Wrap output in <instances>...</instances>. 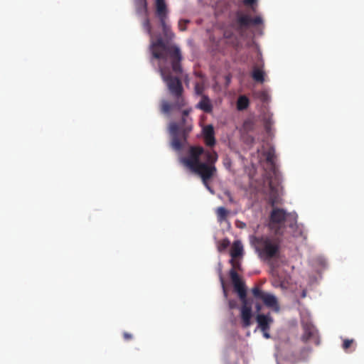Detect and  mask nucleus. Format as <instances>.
I'll return each instance as SVG.
<instances>
[{"label": "nucleus", "mask_w": 364, "mask_h": 364, "mask_svg": "<svg viewBox=\"0 0 364 364\" xmlns=\"http://www.w3.org/2000/svg\"><path fill=\"white\" fill-rule=\"evenodd\" d=\"M136 6L137 13L145 16L142 27L151 37L150 50L152 56L161 60L159 65V73L170 94L174 98L173 102L163 100L161 102V111L164 114H168L172 111L181 110L186 105V101L183 97V87L179 77L183 73L181 50L176 46L167 44L161 36L158 37L155 41H152L153 33L150 21L147 17L146 1L136 0Z\"/></svg>", "instance_id": "1"}, {"label": "nucleus", "mask_w": 364, "mask_h": 364, "mask_svg": "<svg viewBox=\"0 0 364 364\" xmlns=\"http://www.w3.org/2000/svg\"><path fill=\"white\" fill-rule=\"evenodd\" d=\"M218 159V155L215 151L206 150L201 146H191L188 156L182 159V162L192 172L198 175L207 189L213 193L208 181L217 172L215 164Z\"/></svg>", "instance_id": "2"}, {"label": "nucleus", "mask_w": 364, "mask_h": 364, "mask_svg": "<svg viewBox=\"0 0 364 364\" xmlns=\"http://www.w3.org/2000/svg\"><path fill=\"white\" fill-rule=\"evenodd\" d=\"M191 111V108L183 109L181 122L179 123L172 122L169 124L168 130L171 137V146L176 151H181L183 149L193 129V119L189 117Z\"/></svg>", "instance_id": "3"}, {"label": "nucleus", "mask_w": 364, "mask_h": 364, "mask_svg": "<svg viewBox=\"0 0 364 364\" xmlns=\"http://www.w3.org/2000/svg\"><path fill=\"white\" fill-rule=\"evenodd\" d=\"M250 241L262 259H270L279 253V242L268 236H251Z\"/></svg>", "instance_id": "4"}, {"label": "nucleus", "mask_w": 364, "mask_h": 364, "mask_svg": "<svg viewBox=\"0 0 364 364\" xmlns=\"http://www.w3.org/2000/svg\"><path fill=\"white\" fill-rule=\"evenodd\" d=\"M252 294L256 299L262 301L264 305L268 308L272 309L275 312L279 311L280 306L277 299L273 294L263 291L258 287H255L252 289Z\"/></svg>", "instance_id": "5"}, {"label": "nucleus", "mask_w": 364, "mask_h": 364, "mask_svg": "<svg viewBox=\"0 0 364 364\" xmlns=\"http://www.w3.org/2000/svg\"><path fill=\"white\" fill-rule=\"evenodd\" d=\"M272 208L269 215V227L271 230H274L276 234H278L281 227L286 221L287 213L282 208Z\"/></svg>", "instance_id": "6"}, {"label": "nucleus", "mask_w": 364, "mask_h": 364, "mask_svg": "<svg viewBox=\"0 0 364 364\" xmlns=\"http://www.w3.org/2000/svg\"><path fill=\"white\" fill-rule=\"evenodd\" d=\"M263 23V20L260 16L251 18L247 14L237 12L236 14V25L237 30H241L243 28H247L250 25H259Z\"/></svg>", "instance_id": "7"}, {"label": "nucleus", "mask_w": 364, "mask_h": 364, "mask_svg": "<svg viewBox=\"0 0 364 364\" xmlns=\"http://www.w3.org/2000/svg\"><path fill=\"white\" fill-rule=\"evenodd\" d=\"M230 277L232 282L234 289L238 294L240 299L242 302H245L247 299V291L245 283L240 279L238 274L234 269H230Z\"/></svg>", "instance_id": "8"}, {"label": "nucleus", "mask_w": 364, "mask_h": 364, "mask_svg": "<svg viewBox=\"0 0 364 364\" xmlns=\"http://www.w3.org/2000/svg\"><path fill=\"white\" fill-rule=\"evenodd\" d=\"M304 333L301 336V340L306 343L312 341L315 345L318 346L320 343L318 330L311 323H306L303 326Z\"/></svg>", "instance_id": "9"}, {"label": "nucleus", "mask_w": 364, "mask_h": 364, "mask_svg": "<svg viewBox=\"0 0 364 364\" xmlns=\"http://www.w3.org/2000/svg\"><path fill=\"white\" fill-rule=\"evenodd\" d=\"M203 137L207 146L213 147L216 144L214 127L212 124H208L203 128Z\"/></svg>", "instance_id": "10"}, {"label": "nucleus", "mask_w": 364, "mask_h": 364, "mask_svg": "<svg viewBox=\"0 0 364 364\" xmlns=\"http://www.w3.org/2000/svg\"><path fill=\"white\" fill-rule=\"evenodd\" d=\"M240 316H241L242 326L244 328L249 327L252 324L251 318L252 316V308L248 304L247 300H246L245 302H242V306L240 309Z\"/></svg>", "instance_id": "11"}, {"label": "nucleus", "mask_w": 364, "mask_h": 364, "mask_svg": "<svg viewBox=\"0 0 364 364\" xmlns=\"http://www.w3.org/2000/svg\"><path fill=\"white\" fill-rule=\"evenodd\" d=\"M155 15L159 21L168 19V9L165 0H155Z\"/></svg>", "instance_id": "12"}, {"label": "nucleus", "mask_w": 364, "mask_h": 364, "mask_svg": "<svg viewBox=\"0 0 364 364\" xmlns=\"http://www.w3.org/2000/svg\"><path fill=\"white\" fill-rule=\"evenodd\" d=\"M256 320L258 324V328L262 331H269L270 328V325L274 321L273 318L271 316L270 314H259L257 316Z\"/></svg>", "instance_id": "13"}, {"label": "nucleus", "mask_w": 364, "mask_h": 364, "mask_svg": "<svg viewBox=\"0 0 364 364\" xmlns=\"http://www.w3.org/2000/svg\"><path fill=\"white\" fill-rule=\"evenodd\" d=\"M196 107L201 109L205 113H211L213 111V105L206 95H203Z\"/></svg>", "instance_id": "14"}, {"label": "nucleus", "mask_w": 364, "mask_h": 364, "mask_svg": "<svg viewBox=\"0 0 364 364\" xmlns=\"http://www.w3.org/2000/svg\"><path fill=\"white\" fill-rule=\"evenodd\" d=\"M269 203L272 207H274L281 203V198L277 189L272 186V182L269 183Z\"/></svg>", "instance_id": "15"}, {"label": "nucleus", "mask_w": 364, "mask_h": 364, "mask_svg": "<svg viewBox=\"0 0 364 364\" xmlns=\"http://www.w3.org/2000/svg\"><path fill=\"white\" fill-rule=\"evenodd\" d=\"M167 19L159 21L160 25L162 28L163 35L165 39L172 40L174 37V33L172 32L170 25L166 22Z\"/></svg>", "instance_id": "16"}, {"label": "nucleus", "mask_w": 364, "mask_h": 364, "mask_svg": "<svg viewBox=\"0 0 364 364\" xmlns=\"http://www.w3.org/2000/svg\"><path fill=\"white\" fill-rule=\"evenodd\" d=\"M243 247L240 241H235L230 250L231 259H236L242 256Z\"/></svg>", "instance_id": "17"}, {"label": "nucleus", "mask_w": 364, "mask_h": 364, "mask_svg": "<svg viewBox=\"0 0 364 364\" xmlns=\"http://www.w3.org/2000/svg\"><path fill=\"white\" fill-rule=\"evenodd\" d=\"M252 77L255 81L260 83H263L264 81V72L257 68L253 69Z\"/></svg>", "instance_id": "18"}, {"label": "nucleus", "mask_w": 364, "mask_h": 364, "mask_svg": "<svg viewBox=\"0 0 364 364\" xmlns=\"http://www.w3.org/2000/svg\"><path fill=\"white\" fill-rule=\"evenodd\" d=\"M249 103L248 98L245 95H242L237 100V108L238 110H244L248 107Z\"/></svg>", "instance_id": "19"}, {"label": "nucleus", "mask_w": 364, "mask_h": 364, "mask_svg": "<svg viewBox=\"0 0 364 364\" xmlns=\"http://www.w3.org/2000/svg\"><path fill=\"white\" fill-rule=\"evenodd\" d=\"M229 211L227 210L224 207H219L216 210V214L219 222H223L226 220Z\"/></svg>", "instance_id": "20"}, {"label": "nucleus", "mask_w": 364, "mask_h": 364, "mask_svg": "<svg viewBox=\"0 0 364 364\" xmlns=\"http://www.w3.org/2000/svg\"><path fill=\"white\" fill-rule=\"evenodd\" d=\"M230 245V241L228 239H224L218 242V250L220 252H222L228 248V247Z\"/></svg>", "instance_id": "21"}, {"label": "nucleus", "mask_w": 364, "mask_h": 364, "mask_svg": "<svg viewBox=\"0 0 364 364\" xmlns=\"http://www.w3.org/2000/svg\"><path fill=\"white\" fill-rule=\"evenodd\" d=\"M354 343L353 339H344L342 345V348L345 351H348V350L352 346Z\"/></svg>", "instance_id": "22"}, {"label": "nucleus", "mask_w": 364, "mask_h": 364, "mask_svg": "<svg viewBox=\"0 0 364 364\" xmlns=\"http://www.w3.org/2000/svg\"><path fill=\"white\" fill-rule=\"evenodd\" d=\"M188 23H189L188 20L181 19L178 21V25L179 30L181 31H186V24Z\"/></svg>", "instance_id": "23"}, {"label": "nucleus", "mask_w": 364, "mask_h": 364, "mask_svg": "<svg viewBox=\"0 0 364 364\" xmlns=\"http://www.w3.org/2000/svg\"><path fill=\"white\" fill-rule=\"evenodd\" d=\"M274 155L273 152H272L271 151H269L268 152H267L266 160L269 164H270L272 165L274 164Z\"/></svg>", "instance_id": "24"}, {"label": "nucleus", "mask_w": 364, "mask_h": 364, "mask_svg": "<svg viewBox=\"0 0 364 364\" xmlns=\"http://www.w3.org/2000/svg\"><path fill=\"white\" fill-rule=\"evenodd\" d=\"M258 97H259V99L262 101V102H267L268 100H269V95L268 94L264 92V91H262V92H259L258 93Z\"/></svg>", "instance_id": "25"}, {"label": "nucleus", "mask_w": 364, "mask_h": 364, "mask_svg": "<svg viewBox=\"0 0 364 364\" xmlns=\"http://www.w3.org/2000/svg\"><path fill=\"white\" fill-rule=\"evenodd\" d=\"M230 262L231 263L232 267L231 269H234L235 271V269H240V263L239 261L236 260V259H231Z\"/></svg>", "instance_id": "26"}, {"label": "nucleus", "mask_w": 364, "mask_h": 364, "mask_svg": "<svg viewBox=\"0 0 364 364\" xmlns=\"http://www.w3.org/2000/svg\"><path fill=\"white\" fill-rule=\"evenodd\" d=\"M195 90L196 94L198 95H202L203 91V85H200L199 83H196L195 85Z\"/></svg>", "instance_id": "27"}, {"label": "nucleus", "mask_w": 364, "mask_h": 364, "mask_svg": "<svg viewBox=\"0 0 364 364\" xmlns=\"http://www.w3.org/2000/svg\"><path fill=\"white\" fill-rule=\"evenodd\" d=\"M224 194L227 196V198L230 203H235V201L231 193L229 191H225L224 192Z\"/></svg>", "instance_id": "28"}, {"label": "nucleus", "mask_w": 364, "mask_h": 364, "mask_svg": "<svg viewBox=\"0 0 364 364\" xmlns=\"http://www.w3.org/2000/svg\"><path fill=\"white\" fill-rule=\"evenodd\" d=\"M123 338L125 341H129L133 338L132 334L128 333V332H124L123 333Z\"/></svg>", "instance_id": "29"}, {"label": "nucleus", "mask_w": 364, "mask_h": 364, "mask_svg": "<svg viewBox=\"0 0 364 364\" xmlns=\"http://www.w3.org/2000/svg\"><path fill=\"white\" fill-rule=\"evenodd\" d=\"M243 2L247 6H252L257 2V0H243Z\"/></svg>", "instance_id": "30"}, {"label": "nucleus", "mask_w": 364, "mask_h": 364, "mask_svg": "<svg viewBox=\"0 0 364 364\" xmlns=\"http://www.w3.org/2000/svg\"><path fill=\"white\" fill-rule=\"evenodd\" d=\"M269 331H262L263 332V335H264V337H265L266 338H270V335L269 333H268Z\"/></svg>", "instance_id": "31"}, {"label": "nucleus", "mask_w": 364, "mask_h": 364, "mask_svg": "<svg viewBox=\"0 0 364 364\" xmlns=\"http://www.w3.org/2000/svg\"><path fill=\"white\" fill-rule=\"evenodd\" d=\"M257 311H260L262 309V305L260 304H257L255 306Z\"/></svg>", "instance_id": "32"}, {"label": "nucleus", "mask_w": 364, "mask_h": 364, "mask_svg": "<svg viewBox=\"0 0 364 364\" xmlns=\"http://www.w3.org/2000/svg\"><path fill=\"white\" fill-rule=\"evenodd\" d=\"M245 224L242 223V226H241V227L242 228V227H245Z\"/></svg>", "instance_id": "33"}]
</instances>
